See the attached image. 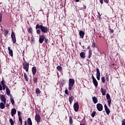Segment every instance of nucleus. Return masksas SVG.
Wrapping results in <instances>:
<instances>
[{
    "label": "nucleus",
    "mask_w": 125,
    "mask_h": 125,
    "mask_svg": "<svg viewBox=\"0 0 125 125\" xmlns=\"http://www.w3.org/2000/svg\"><path fill=\"white\" fill-rule=\"evenodd\" d=\"M38 29H40L42 33H43L44 34L48 33V31H49V28L48 27L37 24L36 25V29L38 30Z\"/></svg>",
    "instance_id": "1"
},
{
    "label": "nucleus",
    "mask_w": 125,
    "mask_h": 125,
    "mask_svg": "<svg viewBox=\"0 0 125 125\" xmlns=\"http://www.w3.org/2000/svg\"><path fill=\"white\" fill-rule=\"evenodd\" d=\"M74 84H75V80H74L73 79H69V84H68L69 90H72V88H73V86H74Z\"/></svg>",
    "instance_id": "2"
},
{
    "label": "nucleus",
    "mask_w": 125,
    "mask_h": 125,
    "mask_svg": "<svg viewBox=\"0 0 125 125\" xmlns=\"http://www.w3.org/2000/svg\"><path fill=\"white\" fill-rule=\"evenodd\" d=\"M23 69L25 70L26 72H29V63L27 62L25 60L24 61V62L22 63Z\"/></svg>",
    "instance_id": "3"
},
{
    "label": "nucleus",
    "mask_w": 125,
    "mask_h": 125,
    "mask_svg": "<svg viewBox=\"0 0 125 125\" xmlns=\"http://www.w3.org/2000/svg\"><path fill=\"white\" fill-rule=\"evenodd\" d=\"M106 99L107 100V103L109 107H111V102H112V99L109 93H107L106 96Z\"/></svg>",
    "instance_id": "4"
},
{
    "label": "nucleus",
    "mask_w": 125,
    "mask_h": 125,
    "mask_svg": "<svg viewBox=\"0 0 125 125\" xmlns=\"http://www.w3.org/2000/svg\"><path fill=\"white\" fill-rule=\"evenodd\" d=\"M97 106V109L98 111H99V112H101V111H103V105L100 103H98L96 105Z\"/></svg>",
    "instance_id": "5"
},
{
    "label": "nucleus",
    "mask_w": 125,
    "mask_h": 125,
    "mask_svg": "<svg viewBox=\"0 0 125 125\" xmlns=\"http://www.w3.org/2000/svg\"><path fill=\"white\" fill-rule=\"evenodd\" d=\"M92 79L93 81V83L95 85V87H97V86H98V82H97V80H96V79L94 78L93 74L92 75Z\"/></svg>",
    "instance_id": "6"
},
{
    "label": "nucleus",
    "mask_w": 125,
    "mask_h": 125,
    "mask_svg": "<svg viewBox=\"0 0 125 125\" xmlns=\"http://www.w3.org/2000/svg\"><path fill=\"white\" fill-rule=\"evenodd\" d=\"M11 37L12 38L13 43H16V37H15V33H14L13 31L12 32Z\"/></svg>",
    "instance_id": "7"
},
{
    "label": "nucleus",
    "mask_w": 125,
    "mask_h": 125,
    "mask_svg": "<svg viewBox=\"0 0 125 125\" xmlns=\"http://www.w3.org/2000/svg\"><path fill=\"white\" fill-rule=\"evenodd\" d=\"M73 108L75 112H78L79 108V103L78 102H76L75 103H74Z\"/></svg>",
    "instance_id": "8"
},
{
    "label": "nucleus",
    "mask_w": 125,
    "mask_h": 125,
    "mask_svg": "<svg viewBox=\"0 0 125 125\" xmlns=\"http://www.w3.org/2000/svg\"><path fill=\"white\" fill-rule=\"evenodd\" d=\"M35 120L37 123H40L41 122V116L40 114H36L35 117Z\"/></svg>",
    "instance_id": "9"
},
{
    "label": "nucleus",
    "mask_w": 125,
    "mask_h": 125,
    "mask_svg": "<svg viewBox=\"0 0 125 125\" xmlns=\"http://www.w3.org/2000/svg\"><path fill=\"white\" fill-rule=\"evenodd\" d=\"M45 37L44 35H40L39 38V42L40 43H42L44 41Z\"/></svg>",
    "instance_id": "10"
},
{
    "label": "nucleus",
    "mask_w": 125,
    "mask_h": 125,
    "mask_svg": "<svg viewBox=\"0 0 125 125\" xmlns=\"http://www.w3.org/2000/svg\"><path fill=\"white\" fill-rule=\"evenodd\" d=\"M0 99L1 101H2V102H3L4 104H5L6 102V99L5 98V96H4V95H0Z\"/></svg>",
    "instance_id": "11"
},
{
    "label": "nucleus",
    "mask_w": 125,
    "mask_h": 125,
    "mask_svg": "<svg viewBox=\"0 0 125 125\" xmlns=\"http://www.w3.org/2000/svg\"><path fill=\"white\" fill-rule=\"evenodd\" d=\"M104 110L105 111L107 115H109V114H110V109H109V108H108V106H107V105L106 104H104Z\"/></svg>",
    "instance_id": "12"
},
{
    "label": "nucleus",
    "mask_w": 125,
    "mask_h": 125,
    "mask_svg": "<svg viewBox=\"0 0 125 125\" xmlns=\"http://www.w3.org/2000/svg\"><path fill=\"white\" fill-rule=\"evenodd\" d=\"M84 35H85V33L83 31L81 30L79 32V36L81 39H83Z\"/></svg>",
    "instance_id": "13"
},
{
    "label": "nucleus",
    "mask_w": 125,
    "mask_h": 125,
    "mask_svg": "<svg viewBox=\"0 0 125 125\" xmlns=\"http://www.w3.org/2000/svg\"><path fill=\"white\" fill-rule=\"evenodd\" d=\"M8 50L9 51V55L12 57L13 56V51L10 49V47H8Z\"/></svg>",
    "instance_id": "14"
},
{
    "label": "nucleus",
    "mask_w": 125,
    "mask_h": 125,
    "mask_svg": "<svg viewBox=\"0 0 125 125\" xmlns=\"http://www.w3.org/2000/svg\"><path fill=\"white\" fill-rule=\"evenodd\" d=\"M32 72L33 75H36V73H37V67L36 66L32 67Z\"/></svg>",
    "instance_id": "15"
},
{
    "label": "nucleus",
    "mask_w": 125,
    "mask_h": 125,
    "mask_svg": "<svg viewBox=\"0 0 125 125\" xmlns=\"http://www.w3.org/2000/svg\"><path fill=\"white\" fill-rule=\"evenodd\" d=\"M27 125H33V122H32V119H31V118H28L27 119Z\"/></svg>",
    "instance_id": "16"
},
{
    "label": "nucleus",
    "mask_w": 125,
    "mask_h": 125,
    "mask_svg": "<svg viewBox=\"0 0 125 125\" xmlns=\"http://www.w3.org/2000/svg\"><path fill=\"white\" fill-rule=\"evenodd\" d=\"M92 100H93V103H94V104H96V103H97L98 102V99L96 98V97H92Z\"/></svg>",
    "instance_id": "17"
},
{
    "label": "nucleus",
    "mask_w": 125,
    "mask_h": 125,
    "mask_svg": "<svg viewBox=\"0 0 125 125\" xmlns=\"http://www.w3.org/2000/svg\"><path fill=\"white\" fill-rule=\"evenodd\" d=\"M16 114V109L15 108L12 109L11 110V116L13 117Z\"/></svg>",
    "instance_id": "18"
},
{
    "label": "nucleus",
    "mask_w": 125,
    "mask_h": 125,
    "mask_svg": "<svg viewBox=\"0 0 125 125\" xmlns=\"http://www.w3.org/2000/svg\"><path fill=\"white\" fill-rule=\"evenodd\" d=\"M103 0L105 3H109V0H99V1L101 4H103L104 3Z\"/></svg>",
    "instance_id": "19"
},
{
    "label": "nucleus",
    "mask_w": 125,
    "mask_h": 125,
    "mask_svg": "<svg viewBox=\"0 0 125 125\" xmlns=\"http://www.w3.org/2000/svg\"><path fill=\"white\" fill-rule=\"evenodd\" d=\"M6 92L7 95H8V96L10 95V90L9 89V88H8V87L7 86H6Z\"/></svg>",
    "instance_id": "20"
},
{
    "label": "nucleus",
    "mask_w": 125,
    "mask_h": 125,
    "mask_svg": "<svg viewBox=\"0 0 125 125\" xmlns=\"http://www.w3.org/2000/svg\"><path fill=\"white\" fill-rule=\"evenodd\" d=\"M80 57H81V58H85V53L83 52H82L80 53Z\"/></svg>",
    "instance_id": "21"
},
{
    "label": "nucleus",
    "mask_w": 125,
    "mask_h": 125,
    "mask_svg": "<svg viewBox=\"0 0 125 125\" xmlns=\"http://www.w3.org/2000/svg\"><path fill=\"white\" fill-rule=\"evenodd\" d=\"M10 101H11V103H12V104L14 105L15 102H14V99L12 98V95H10Z\"/></svg>",
    "instance_id": "22"
},
{
    "label": "nucleus",
    "mask_w": 125,
    "mask_h": 125,
    "mask_svg": "<svg viewBox=\"0 0 125 125\" xmlns=\"http://www.w3.org/2000/svg\"><path fill=\"white\" fill-rule=\"evenodd\" d=\"M0 109H4V108H5V105H4V104H3V103L1 102L0 103Z\"/></svg>",
    "instance_id": "23"
},
{
    "label": "nucleus",
    "mask_w": 125,
    "mask_h": 125,
    "mask_svg": "<svg viewBox=\"0 0 125 125\" xmlns=\"http://www.w3.org/2000/svg\"><path fill=\"white\" fill-rule=\"evenodd\" d=\"M91 55H92V51H91V49H89L88 51V58L89 59L91 57Z\"/></svg>",
    "instance_id": "24"
},
{
    "label": "nucleus",
    "mask_w": 125,
    "mask_h": 125,
    "mask_svg": "<svg viewBox=\"0 0 125 125\" xmlns=\"http://www.w3.org/2000/svg\"><path fill=\"white\" fill-rule=\"evenodd\" d=\"M101 91H102V95H106V90L105 89H104L103 88H101Z\"/></svg>",
    "instance_id": "25"
},
{
    "label": "nucleus",
    "mask_w": 125,
    "mask_h": 125,
    "mask_svg": "<svg viewBox=\"0 0 125 125\" xmlns=\"http://www.w3.org/2000/svg\"><path fill=\"white\" fill-rule=\"evenodd\" d=\"M27 31L29 34H33V29H32V27H30L29 28H28Z\"/></svg>",
    "instance_id": "26"
},
{
    "label": "nucleus",
    "mask_w": 125,
    "mask_h": 125,
    "mask_svg": "<svg viewBox=\"0 0 125 125\" xmlns=\"http://www.w3.org/2000/svg\"><path fill=\"white\" fill-rule=\"evenodd\" d=\"M62 66H61V65H58L57 66V70L59 72H61V71H62Z\"/></svg>",
    "instance_id": "27"
},
{
    "label": "nucleus",
    "mask_w": 125,
    "mask_h": 125,
    "mask_svg": "<svg viewBox=\"0 0 125 125\" xmlns=\"http://www.w3.org/2000/svg\"><path fill=\"white\" fill-rule=\"evenodd\" d=\"M69 100L70 104H72V103L74 101V97L71 96L70 97H69Z\"/></svg>",
    "instance_id": "28"
},
{
    "label": "nucleus",
    "mask_w": 125,
    "mask_h": 125,
    "mask_svg": "<svg viewBox=\"0 0 125 125\" xmlns=\"http://www.w3.org/2000/svg\"><path fill=\"white\" fill-rule=\"evenodd\" d=\"M4 35L5 36V37H6V36H7L9 33L8 30L4 29Z\"/></svg>",
    "instance_id": "29"
},
{
    "label": "nucleus",
    "mask_w": 125,
    "mask_h": 125,
    "mask_svg": "<svg viewBox=\"0 0 125 125\" xmlns=\"http://www.w3.org/2000/svg\"><path fill=\"white\" fill-rule=\"evenodd\" d=\"M19 121L21 124L20 125H23V121L22 120V118L21 117H19Z\"/></svg>",
    "instance_id": "30"
},
{
    "label": "nucleus",
    "mask_w": 125,
    "mask_h": 125,
    "mask_svg": "<svg viewBox=\"0 0 125 125\" xmlns=\"http://www.w3.org/2000/svg\"><path fill=\"white\" fill-rule=\"evenodd\" d=\"M69 124L70 125H72L73 124V118L72 116L69 117Z\"/></svg>",
    "instance_id": "31"
},
{
    "label": "nucleus",
    "mask_w": 125,
    "mask_h": 125,
    "mask_svg": "<svg viewBox=\"0 0 125 125\" xmlns=\"http://www.w3.org/2000/svg\"><path fill=\"white\" fill-rule=\"evenodd\" d=\"M24 77L25 81L28 82V81H29V79L28 78V76H27V74H26V73H24Z\"/></svg>",
    "instance_id": "32"
},
{
    "label": "nucleus",
    "mask_w": 125,
    "mask_h": 125,
    "mask_svg": "<svg viewBox=\"0 0 125 125\" xmlns=\"http://www.w3.org/2000/svg\"><path fill=\"white\" fill-rule=\"evenodd\" d=\"M35 91H36V94H40V93H41V90H40V89H39L38 88H37L36 89Z\"/></svg>",
    "instance_id": "33"
},
{
    "label": "nucleus",
    "mask_w": 125,
    "mask_h": 125,
    "mask_svg": "<svg viewBox=\"0 0 125 125\" xmlns=\"http://www.w3.org/2000/svg\"><path fill=\"white\" fill-rule=\"evenodd\" d=\"M96 75H100V70L98 68H96Z\"/></svg>",
    "instance_id": "34"
},
{
    "label": "nucleus",
    "mask_w": 125,
    "mask_h": 125,
    "mask_svg": "<svg viewBox=\"0 0 125 125\" xmlns=\"http://www.w3.org/2000/svg\"><path fill=\"white\" fill-rule=\"evenodd\" d=\"M9 122L11 125H14V122H13L12 118L9 119Z\"/></svg>",
    "instance_id": "35"
},
{
    "label": "nucleus",
    "mask_w": 125,
    "mask_h": 125,
    "mask_svg": "<svg viewBox=\"0 0 125 125\" xmlns=\"http://www.w3.org/2000/svg\"><path fill=\"white\" fill-rule=\"evenodd\" d=\"M96 115V111H93L92 112V113L91 114L92 118H94V117H95Z\"/></svg>",
    "instance_id": "36"
},
{
    "label": "nucleus",
    "mask_w": 125,
    "mask_h": 125,
    "mask_svg": "<svg viewBox=\"0 0 125 125\" xmlns=\"http://www.w3.org/2000/svg\"><path fill=\"white\" fill-rule=\"evenodd\" d=\"M101 80H102V83H105V77H102Z\"/></svg>",
    "instance_id": "37"
},
{
    "label": "nucleus",
    "mask_w": 125,
    "mask_h": 125,
    "mask_svg": "<svg viewBox=\"0 0 125 125\" xmlns=\"http://www.w3.org/2000/svg\"><path fill=\"white\" fill-rule=\"evenodd\" d=\"M33 82H34V83H38V78H36V77H35V78L33 79Z\"/></svg>",
    "instance_id": "38"
},
{
    "label": "nucleus",
    "mask_w": 125,
    "mask_h": 125,
    "mask_svg": "<svg viewBox=\"0 0 125 125\" xmlns=\"http://www.w3.org/2000/svg\"><path fill=\"white\" fill-rule=\"evenodd\" d=\"M105 79H106L107 82H109V75H108L107 74H106V75H105Z\"/></svg>",
    "instance_id": "39"
},
{
    "label": "nucleus",
    "mask_w": 125,
    "mask_h": 125,
    "mask_svg": "<svg viewBox=\"0 0 125 125\" xmlns=\"http://www.w3.org/2000/svg\"><path fill=\"white\" fill-rule=\"evenodd\" d=\"M39 29H37L36 30V33L37 34H38V35H40V34H41V29H40V28H38Z\"/></svg>",
    "instance_id": "40"
},
{
    "label": "nucleus",
    "mask_w": 125,
    "mask_h": 125,
    "mask_svg": "<svg viewBox=\"0 0 125 125\" xmlns=\"http://www.w3.org/2000/svg\"><path fill=\"white\" fill-rule=\"evenodd\" d=\"M2 20V14L1 13H0V23L1 22V21Z\"/></svg>",
    "instance_id": "41"
},
{
    "label": "nucleus",
    "mask_w": 125,
    "mask_h": 125,
    "mask_svg": "<svg viewBox=\"0 0 125 125\" xmlns=\"http://www.w3.org/2000/svg\"><path fill=\"white\" fill-rule=\"evenodd\" d=\"M110 34H113L114 33V30L111 29V28H109Z\"/></svg>",
    "instance_id": "42"
},
{
    "label": "nucleus",
    "mask_w": 125,
    "mask_h": 125,
    "mask_svg": "<svg viewBox=\"0 0 125 125\" xmlns=\"http://www.w3.org/2000/svg\"><path fill=\"white\" fill-rule=\"evenodd\" d=\"M2 88H3V90H5V88L6 89V84H4V85H2Z\"/></svg>",
    "instance_id": "43"
},
{
    "label": "nucleus",
    "mask_w": 125,
    "mask_h": 125,
    "mask_svg": "<svg viewBox=\"0 0 125 125\" xmlns=\"http://www.w3.org/2000/svg\"><path fill=\"white\" fill-rule=\"evenodd\" d=\"M92 46L93 47H96V43L95 42H93Z\"/></svg>",
    "instance_id": "44"
},
{
    "label": "nucleus",
    "mask_w": 125,
    "mask_h": 125,
    "mask_svg": "<svg viewBox=\"0 0 125 125\" xmlns=\"http://www.w3.org/2000/svg\"><path fill=\"white\" fill-rule=\"evenodd\" d=\"M96 78L98 81H100V75H96Z\"/></svg>",
    "instance_id": "45"
},
{
    "label": "nucleus",
    "mask_w": 125,
    "mask_h": 125,
    "mask_svg": "<svg viewBox=\"0 0 125 125\" xmlns=\"http://www.w3.org/2000/svg\"><path fill=\"white\" fill-rule=\"evenodd\" d=\"M98 18L99 19H101V15L100 14V13H99V12L98 13Z\"/></svg>",
    "instance_id": "46"
},
{
    "label": "nucleus",
    "mask_w": 125,
    "mask_h": 125,
    "mask_svg": "<svg viewBox=\"0 0 125 125\" xmlns=\"http://www.w3.org/2000/svg\"><path fill=\"white\" fill-rule=\"evenodd\" d=\"M45 43H47V42H48V39L47 38H45V39L44 40Z\"/></svg>",
    "instance_id": "47"
},
{
    "label": "nucleus",
    "mask_w": 125,
    "mask_h": 125,
    "mask_svg": "<svg viewBox=\"0 0 125 125\" xmlns=\"http://www.w3.org/2000/svg\"><path fill=\"white\" fill-rule=\"evenodd\" d=\"M122 122V125H125V119H123Z\"/></svg>",
    "instance_id": "48"
},
{
    "label": "nucleus",
    "mask_w": 125,
    "mask_h": 125,
    "mask_svg": "<svg viewBox=\"0 0 125 125\" xmlns=\"http://www.w3.org/2000/svg\"><path fill=\"white\" fill-rule=\"evenodd\" d=\"M21 111H18V117H20V115H21Z\"/></svg>",
    "instance_id": "49"
},
{
    "label": "nucleus",
    "mask_w": 125,
    "mask_h": 125,
    "mask_svg": "<svg viewBox=\"0 0 125 125\" xmlns=\"http://www.w3.org/2000/svg\"><path fill=\"white\" fill-rule=\"evenodd\" d=\"M31 41L32 42H35V40H34V38L31 37Z\"/></svg>",
    "instance_id": "50"
},
{
    "label": "nucleus",
    "mask_w": 125,
    "mask_h": 125,
    "mask_svg": "<svg viewBox=\"0 0 125 125\" xmlns=\"http://www.w3.org/2000/svg\"><path fill=\"white\" fill-rule=\"evenodd\" d=\"M1 84H2V85H4V84H4V82L3 81H2L1 82Z\"/></svg>",
    "instance_id": "51"
},
{
    "label": "nucleus",
    "mask_w": 125,
    "mask_h": 125,
    "mask_svg": "<svg viewBox=\"0 0 125 125\" xmlns=\"http://www.w3.org/2000/svg\"><path fill=\"white\" fill-rule=\"evenodd\" d=\"M65 94H68V89H65Z\"/></svg>",
    "instance_id": "52"
},
{
    "label": "nucleus",
    "mask_w": 125,
    "mask_h": 125,
    "mask_svg": "<svg viewBox=\"0 0 125 125\" xmlns=\"http://www.w3.org/2000/svg\"><path fill=\"white\" fill-rule=\"evenodd\" d=\"M0 90H2V86H1V84L0 83Z\"/></svg>",
    "instance_id": "53"
},
{
    "label": "nucleus",
    "mask_w": 125,
    "mask_h": 125,
    "mask_svg": "<svg viewBox=\"0 0 125 125\" xmlns=\"http://www.w3.org/2000/svg\"><path fill=\"white\" fill-rule=\"evenodd\" d=\"M9 106H10V105H9V104H6V107H9Z\"/></svg>",
    "instance_id": "54"
},
{
    "label": "nucleus",
    "mask_w": 125,
    "mask_h": 125,
    "mask_svg": "<svg viewBox=\"0 0 125 125\" xmlns=\"http://www.w3.org/2000/svg\"><path fill=\"white\" fill-rule=\"evenodd\" d=\"M24 125H27V121H24Z\"/></svg>",
    "instance_id": "55"
},
{
    "label": "nucleus",
    "mask_w": 125,
    "mask_h": 125,
    "mask_svg": "<svg viewBox=\"0 0 125 125\" xmlns=\"http://www.w3.org/2000/svg\"><path fill=\"white\" fill-rule=\"evenodd\" d=\"M90 49V46H88L87 48V49Z\"/></svg>",
    "instance_id": "56"
},
{
    "label": "nucleus",
    "mask_w": 125,
    "mask_h": 125,
    "mask_svg": "<svg viewBox=\"0 0 125 125\" xmlns=\"http://www.w3.org/2000/svg\"><path fill=\"white\" fill-rule=\"evenodd\" d=\"M76 2H79L80 1V0H75Z\"/></svg>",
    "instance_id": "57"
},
{
    "label": "nucleus",
    "mask_w": 125,
    "mask_h": 125,
    "mask_svg": "<svg viewBox=\"0 0 125 125\" xmlns=\"http://www.w3.org/2000/svg\"><path fill=\"white\" fill-rule=\"evenodd\" d=\"M100 54H104V53H103L102 52H100Z\"/></svg>",
    "instance_id": "58"
},
{
    "label": "nucleus",
    "mask_w": 125,
    "mask_h": 125,
    "mask_svg": "<svg viewBox=\"0 0 125 125\" xmlns=\"http://www.w3.org/2000/svg\"><path fill=\"white\" fill-rule=\"evenodd\" d=\"M80 125H85L84 124H80Z\"/></svg>",
    "instance_id": "59"
},
{
    "label": "nucleus",
    "mask_w": 125,
    "mask_h": 125,
    "mask_svg": "<svg viewBox=\"0 0 125 125\" xmlns=\"http://www.w3.org/2000/svg\"><path fill=\"white\" fill-rule=\"evenodd\" d=\"M85 7V8H86V6H85V7Z\"/></svg>",
    "instance_id": "60"
},
{
    "label": "nucleus",
    "mask_w": 125,
    "mask_h": 125,
    "mask_svg": "<svg viewBox=\"0 0 125 125\" xmlns=\"http://www.w3.org/2000/svg\"><path fill=\"white\" fill-rule=\"evenodd\" d=\"M99 38H101V36H99Z\"/></svg>",
    "instance_id": "61"
},
{
    "label": "nucleus",
    "mask_w": 125,
    "mask_h": 125,
    "mask_svg": "<svg viewBox=\"0 0 125 125\" xmlns=\"http://www.w3.org/2000/svg\"><path fill=\"white\" fill-rule=\"evenodd\" d=\"M80 44H81V42H80Z\"/></svg>",
    "instance_id": "62"
}]
</instances>
